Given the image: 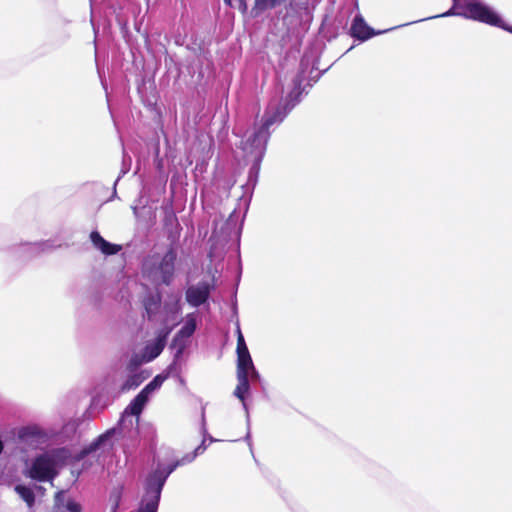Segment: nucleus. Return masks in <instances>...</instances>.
<instances>
[{
	"label": "nucleus",
	"mask_w": 512,
	"mask_h": 512,
	"mask_svg": "<svg viewBox=\"0 0 512 512\" xmlns=\"http://www.w3.org/2000/svg\"><path fill=\"white\" fill-rule=\"evenodd\" d=\"M307 65L304 60L300 63V69L292 80L293 89L291 92L279 101H270L263 115V123L258 130L254 131L247 139V146L255 151L256 156L263 159L267 142L270 138V127L274 124H280L291 112V110L301 102L303 92L302 84L305 80Z\"/></svg>",
	"instance_id": "f257e3e1"
},
{
	"label": "nucleus",
	"mask_w": 512,
	"mask_h": 512,
	"mask_svg": "<svg viewBox=\"0 0 512 512\" xmlns=\"http://www.w3.org/2000/svg\"><path fill=\"white\" fill-rule=\"evenodd\" d=\"M453 15L462 16L467 19H472L492 26L500 27L512 33V26L505 25L501 17L489 6L485 5L481 0H452V7L445 13L437 15V17H449ZM433 18H436V16L412 21L407 24H403V26ZM398 27H402V25H399Z\"/></svg>",
	"instance_id": "f03ea898"
},
{
	"label": "nucleus",
	"mask_w": 512,
	"mask_h": 512,
	"mask_svg": "<svg viewBox=\"0 0 512 512\" xmlns=\"http://www.w3.org/2000/svg\"><path fill=\"white\" fill-rule=\"evenodd\" d=\"M277 8L278 18L287 29H291L299 24L303 14L308 12L309 0H255L249 14L252 19H257L266 11Z\"/></svg>",
	"instance_id": "7ed1b4c3"
},
{
	"label": "nucleus",
	"mask_w": 512,
	"mask_h": 512,
	"mask_svg": "<svg viewBox=\"0 0 512 512\" xmlns=\"http://www.w3.org/2000/svg\"><path fill=\"white\" fill-rule=\"evenodd\" d=\"M70 457L66 448H57L37 455L27 468L25 475L39 482L53 480L57 476L56 467L64 464Z\"/></svg>",
	"instance_id": "20e7f679"
},
{
	"label": "nucleus",
	"mask_w": 512,
	"mask_h": 512,
	"mask_svg": "<svg viewBox=\"0 0 512 512\" xmlns=\"http://www.w3.org/2000/svg\"><path fill=\"white\" fill-rule=\"evenodd\" d=\"M181 466V462L177 460L167 466L158 463L145 477L143 481V490H149L161 496L164 485L168 477Z\"/></svg>",
	"instance_id": "39448f33"
},
{
	"label": "nucleus",
	"mask_w": 512,
	"mask_h": 512,
	"mask_svg": "<svg viewBox=\"0 0 512 512\" xmlns=\"http://www.w3.org/2000/svg\"><path fill=\"white\" fill-rule=\"evenodd\" d=\"M214 289V284H210L206 281H200L196 285H191L186 289V301L192 307H200L208 301L210 294Z\"/></svg>",
	"instance_id": "423d86ee"
},
{
	"label": "nucleus",
	"mask_w": 512,
	"mask_h": 512,
	"mask_svg": "<svg viewBox=\"0 0 512 512\" xmlns=\"http://www.w3.org/2000/svg\"><path fill=\"white\" fill-rule=\"evenodd\" d=\"M18 440L26 445L37 447L47 440V433L38 425H26L18 429Z\"/></svg>",
	"instance_id": "0eeeda50"
},
{
	"label": "nucleus",
	"mask_w": 512,
	"mask_h": 512,
	"mask_svg": "<svg viewBox=\"0 0 512 512\" xmlns=\"http://www.w3.org/2000/svg\"><path fill=\"white\" fill-rule=\"evenodd\" d=\"M176 260L177 252L173 247H170L157 265V272L165 285H170L173 280Z\"/></svg>",
	"instance_id": "6e6552de"
},
{
	"label": "nucleus",
	"mask_w": 512,
	"mask_h": 512,
	"mask_svg": "<svg viewBox=\"0 0 512 512\" xmlns=\"http://www.w3.org/2000/svg\"><path fill=\"white\" fill-rule=\"evenodd\" d=\"M392 29L393 28H391V30ZM387 31H390V29L384 31H375L373 28L367 25L362 15L358 13L355 15L352 21L351 27L349 29V34L351 37L357 40L366 41L375 35H379Z\"/></svg>",
	"instance_id": "1a4fd4ad"
},
{
	"label": "nucleus",
	"mask_w": 512,
	"mask_h": 512,
	"mask_svg": "<svg viewBox=\"0 0 512 512\" xmlns=\"http://www.w3.org/2000/svg\"><path fill=\"white\" fill-rule=\"evenodd\" d=\"M54 512H82L81 503L72 497L68 490H59L54 495Z\"/></svg>",
	"instance_id": "9d476101"
},
{
	"label": "nucleus",
	"mask_w": 512,
	"mask_h": 512,
	"mask_svg": "<svg viewBox=\"0 0 512 512\" xmlns=\"http://www.w3.org/2000/svg\"><path fill=\"white\" fill-rule=\"evenodd\" d=\"M149 397L145 395L142 391L138 393L136 397L128 404V406L124 409L122 416L118 422V426H125L128 421V417L136 416L137 418L143 411L145 405L147 404ZM129 425L132 426V419H129Z\"/></svg>",
	"instance_id": "9b49d317"
},
{
	"label": "nucleus",
	"mask_w": 512,
	"mask_h": 512,
	"mask_svg": "<svg viewBox=\"0 0 512 512\" xmlns=\"http://www.w3.org/2000/svg\"><path fill=\"white\" fill-rule=\"evenodd\" d=\"M238 385L236 386V389L234 390V396L237 397L243 404V408L246 411V418H247V424L250 425V416L248 412V406L245 402L246 395L250 390V383H249V376L248 375H237ZM245 440L248 442V445L250 447V450L252 451V444H251V434L250 430L248 429V432L245 436Z\"/></svg>",
	"instance_id": "f8f14e48"
},
{
	"label": "nucleus",
	"mask_w": 512,
	"mask_h": 512,
	"mask_svg": "<svg viewBox=\"0 0 512 512\" xmlns=\"http://www.w3.org/2000/svg\"><path fill=\"white\" fill-rule=\"evenodd\" d=\"M161 303L162 296L160 292L148 291L142 299V305L144 308L143 317L148 321H154L160 311Z\"/></svg>",
	"instance_id": "ddd939ff"
},
{
	"label": "nucleus",
	"mask_w": 512,
	"mask_h": 512,
	"mask_svg": "<svg viewBox=\"0 0 512 512\" xmlns=\"http://www.w3.org/2000/svg\"><path fill=\"white\" fill-rule=\"evenodd\" d=\"M55 248L52 241H41L35 243H24L19 246V253L23 258H32L41 253L52 251Z\"/></svg>",
	"instance_id": "4468645a"
},
{
	"label": "nucleus",
	"mask_w": 512,
	"mask_h": 512,
	"mask_svg": "<svg viewBox=\"0 0 512 512\" xmlns=\"http://www.w3.org/2000/svg\"><path fill=\"white\" fill-rule=\"evenodd\" d=\"M115 432V428L106 431L105 433L98 436L95 440H93L89 445L84 447L79 451L76 455L75 459L77 461L83 460L88 455L98 451L101 447L105 446L106 443L111 439Z\"/></svg>",
	"instance_id": "2eb2a0df"
},
{
	"label": "nucleus",
	"mask_w": 512,
	"mask_h": 512,
	"mask_svg": "<svg viewBox=\"0 0 512 512\" xmlns=\"http://www.w3.org/2000/svg\"><path fill=\"white\" fill-rule=\"evenodd\" d=\"M170 331L171 329L162 330L152 343L146 345L145 356L147 358V361H152L161 354V352L165 348L166 341Z\"/></svg>",
	"instance_id": "dca6fc26"
},
{
	"label": "nucleus",
	"mask_w": 512,
	"mask_h": 512,
	"mask_svg": "<svg viewBox=\"0 0 512 512\" xmlns=\"http://www.w3.org/2000/svg\"><path fill=\"white\" fill-rule=\"evenodd\" d=\"M161 496L149 490H143L138 508L135 512H158Z\"/></svg>",
	"instance_id": "f3484780"
},
{
	"label": "nucleus",
	"mask_w": 512,
	"mask_h": 512,
	"mask_svg": "<svg viewBox=\"0 0 512 512\" xmlns=\"http://www.w3.org/2000/svg\"><path fill=\"white\" fill-rule=\"evenodd\" d=\"M190 338H186L184 336L179 335L176 333L172 339V342L170 344V349H172L173 355L176 359H182L183 354L190 343Z\"/></svg>",
	"instance_id": "a211bd4d"
},
{
	"label": "nucleus",
	"mask_w": 512,
	"mask_h": 512,
	"mask_svg": "<svg viewBox=\"0 0 512 512\" xmlns=\"http://www.w3.org/2000/svg\"><path fill=\"white\" fill-rule=\"evenodd\" d=\"M197 329V312L188 313L185 317L184 325L177 332L186 338H191Z\"/></svg>",
	"instance_id": "6ab92c4d"
},
{
	"label": "nucleus",
	"mask_w": 512,
	"mask_h": 512,
	"mask_svg": "<svg viewBox=\"0 0 512 512\" xmlns=\"http://www.w3.org/2000/svg\"><path fill=\"white\" fill-rule=\"evenodd\" d=\"M351 14V8H343L337 13L334 19V26L337 32L345 31L347 29L348 21Z\"/></svg>",
	"instance_id": "aec40b11"
},
{
	"label": "nucleus",
	"mask_w": 512,
	"mask_h": 512,
	"mask_svg": "<svg viewBox=\"0 0 512 512\" xmlns=\"http://www.w3.org/2000/svg\"><path fill=\"white\" fill-rule=\"evenodd\" d=\"M147 378L142 373H130L126 381L122 384L121 390L123 392L129 391L140 386L143 381Z\"/></svg>",
	"instance_id": "412c9836"
},
{
	"label": "nucleus",
	"mask_w": 512,
	"mask_h": 512,
	"mask_svg": "<svg viewBox=\"0 0 512 512\" xmlns=\"http://www.w3.org/2000/svg\"><path fill=\"white\" fill-rule=\"evenodd\" d=\"M253 365L250 353L237 356V375L249 376V368H253Z\"/></svg>",
	"instance_id": "4be33fe9"
},
{
	"label": "nucleus",
	"mask_w": 512,
	"mask_h": 512,
	"mask_svg": "<svg viewBox=\"0 0 512 512\" xmlns=\"http://www.w3.org/2000/svg\"><path fill=\"white\" fill-rule=\"evenodd\" d=\"M15 492L21 497L23 501L26 502L28 507H32L35 503V494L34 491L25 485H16L15 486Z\"/></svg>",
	"instance_id": "5701e85b"
},
{
	"label": "nucleus",
	"mask_w": 512,
	"mask_h": 512,
	"mask_svg": "<svg viewBox=\"0 0 512 512\" xmlns=\"http://www.w3.org/2000/svg\"><path fill=\"white\" fill-rule=\"evenodd\" d=\"M206 404L201 407V434L203 435V440L199 446L195 448V454H202L206 449V435H207V427H206Z\"/></svg>",
	"instance_id": "b1692460"
},
{
	"label": "nucleus",
	"mask_w": 512,
	"mask_h": 512,
	"mask_svg": "<svg viewBox=\"0 0 512 512\" xmlns=\"http://www.w3.org/2000/svg\"><path fill=\"white\" fill-rule=\"evenodd\" d=\"M261 161V156H255V160L249 169L247 185L252 188L257 184Z\"/></svg>",
	"instance_id": "393cba45"
},
{
	"label": "nucleus",
	"mask_w": 512,
	"mask_h": 512,
	"mask_svg": "<svg viewBox=\"0 0 512 512\" xmlns=\"http://www.w3.org/2000/svg\"><path fill=\"white\" fill-rule=\"evenodd\" d=\"M181 360L182 359H176L173 355V360L170 363V365L165 369L162 374L167 375L168 377H174L178 378L181 382H184V380L181 378Z\"/></svg>",
	"instance_id": "a878e982"
},
{
	"label": "nucleus",
	"mask_w": 512,
	"mask_h": 512,
	"mask_svg": "<svg viewBox=\"0 0 512 512\" xmlns=\"http://www.w3.org/2000/svg\"><path fill=\"white\" fill-rule=\"evenodd\" d=\"M167 379V375L158 374L156 375L141 391L148 397L152 392L159 389L163 382Z\"/></svg>",
	"instance_id": "bb28decb"
},
{
	"label": "nucleus",
	"mask_w": 512,
	"mask_h": 512,
	"mask_svg": "<svg viewBox=\"0 0 512 512\" xmlns=\"http://www.w3.org/2000/svg\"><path fill=\"white\" fill-rule=\"evenodd\" d=\"M237 356L249 354V349L246 345L244 336L241 332L239 324L237 325V348H236Z\"/></svg>",
	"instance_id": "cd10ccee"
},
{
	"label": "nucleus",
	"mask_w": 512,
	"mask_h": 512,
	"mask_svg": "<svg viewBox=\"0 0 512 512\" xmlns=\"http://www.w3.org/2000/svg\"><path fill=\"white\" fill-rule=\"evenodd\" d=\"M131 163H132L131 157L124 151L120 174H119L118 178L116 179L115 184L118 183V181L120 180L121 177H123L125 174H127L130 171Z\"/></svg>",
	"instance_id": "c85d7f7f"
},
{
	"label": "nucleus",
	"mask_w": 512,
	"mask_h": 512,
	"mask_svg": "<svg viewBox=\"0 0 512 512\" xmlns=\"http://www.w3.org/2000/svg\"><path fill=\"white\" fill-rule=\"evenodd\" d=\"M122 249L121 245L110 243L106 241L105 245L100 250L104 255L111 256L116 255Z\"/></svg>",
	"instance_id": "c756f323"
},
{
	"label": "nucleus",
	"mask_w": 512,
	"mask_h": 512,
	"mask_svg": "<svg viewBox=\"0 0 512 512\" xmlns=\"http://www.w3.org/2000/svg\"><path fill=\"white\" fill-rule=\"evenodd\" d=\"M90 240L93 244V246L98 249V250H101L102 247L105 245L106 241L98 231H92L91 234H90Z\"/></svg>",
	"instance_id": "7c9ffc66"
},
{
	"label": "nucleus",
	"mask_w": 512,
	"mask_h": 512,
	"mask_svg": "<svg viewBox=\"0 0 512 512\" xmlns=\"http://www.w3.org/2000/svg\"><path fill=\"white\" fill-rule=\"evenodd\" d=\"M229 6L238 9L243 14L247 13L248 11L246 0H234Z\"/></svg>",
	"instance_id": "2f4dec72"
},
{
	"label": "nucleus",
	"mask_w": 512,
	"mask_h": 512,
	"mask_svg": "<svg viewBox=\"0 0 512 512\" xmlns=\"http://www.w3.org/2000/svg\"><path fill=\"white\" fill-rule=\"evenodd\" d=\"M140 364H141L140 361L136 357H133L129 361L127 369L130 373H133V372L136 373V370L138 369Z\"/></svg>",
	"instance_id": "473e14b6"
},
{
	"label": "nucleus",
	"mask_w": 512,
	"mask_h": 512,
	"mask_svg": "<svg viewBox=\"0 0 512 512\" xmlns=\"http://www.w3.org/2000/svg\"><path fill=\"white\" fill-rule=\"evenodd\" d=\"M198 456V454H195V450L192 453H188L185 456H183L180 460H177L178 462H181V465L191 463L194 461V459Z\"/></svg>",
	"instance_id": "72a5a7b5"
},
{
	"label": "nucleus",
	"mask_w": 512,
	"mask_h": 512,
	"mask_svg": "<svg viewBox=\"0 0 512 512\" xmlns=\"http://www.w3.org/2000/svg\"><path fill=\"white\" fill-rule=\"evenodd\" d=\"M260 378V374L254 365L253 368H249V380L251 379L252 381H260Z\"/></svg>",
	"instance_id": "f704fd0d"
},
{
	"label": "nucleus",
	"mask_w": 512,
	"mask_h": 512,
	"mask_svg": "<svg viewBox=\"0 0 512 512\" xmlns=\"http://www.w3.org/2000/svg\"><path fill=\"white\" fill-rule=\"evenodd\" d=\"M121 495L118 493L115 496L114 503L111 508V512H117L120 506Z\"/></svg>",
	"instance_id": "c9c22d12"
},
{
	"label": "nucleus",
	"mask_w": 512,
	"mask_h": 512,
	"mask_svg": "<svg viewBox=\"0 0 512 512\" xmlns=\"http://www.w3.org/2000/svg\"><path fill=\"white\" fill-rule=\"evenodd\" d=\"M207 438L209 439V442H210V443H213V442L218 441L217 439H215L214 437H212V436H211V435H209L208 433H207V435H206V439H207Z\"/></svg>",
	"instance_id": "e433bc0d"
},
{
	"label": "nucleus",
	"mask_w": 512,
	"mask_h": 512,
	"mask_svg": "<svg viewBox=\"0 0 512 512\" xmlns=\"http://www.w3.org/2000/svg\"><path fill=\"white\" fill-rule=\"evenodd\" d=\"M180 310H181V307L178 305V301H177L176 305H175V312L178 313Z\"/></svg>",
	"instance_id": "4c0bfd02"
},
{
	"label": "nucleus",
	"mask_w": 512,
	"mask_h": 512,
	"mask_svg": "<svg viewBox=\"0 0 512 512\" xmlns=\"http://www.w3.org/2000/svg\"><path fill=\"white\" fill-rule=\"evenodd\" d=\"M234 0H224V2L227 4V5H230L231 2H233Z\"/></svg>",
	"instance_id": "58836bf2"
},
{
	"label": "nucleus",
	"mask_w": 512,
	"mask_h": 512,
	"mask_svg": "<svg viewBox=\"0 0 512 512\" xmlns=\"http://www.w3.org/2000/svg\"><path fill=\"white\" fill-rule=\"evenodd\" d=\"M320 76H321V73H319V74L317 75V78H316L314 81L316 82V81L320 78Z\"/></svg>",
	"instance_id": "ea45409f"
},
{
	"label": "nucleus",
	"mask_w": 512,
	"mask_h": 512,
	"mask_svg": "<svg viewBox=\"0 0 512 512\" xmlns=\"http://www.w3.org/2000/svg\"><path fill=\"white\" fill-rule=\"evenodd\" d=\"M133 211H134L135 214H137V207H134Z\"/></svg>",
	"instance_id": "a19ab883"
}]
</instances>
